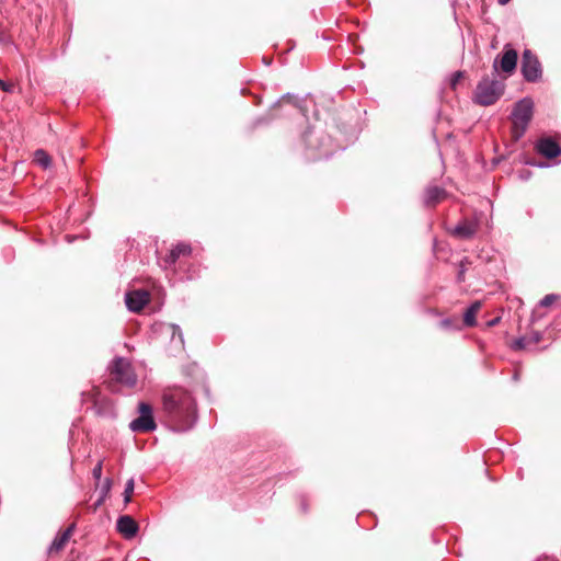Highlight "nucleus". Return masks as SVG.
Listing matches in <instances>:
<instances>
[{
	"label": "nucleus",
	"instance_id": "obj_21",
	"mask_svg": "<svg viewBox=\"0 0 561 561\" xmlns=\"http://www.w3.org/2000/svg\"><path fill=\"white\" fill-rule=\"evenodd\" d=\"M103 462L99 461L92 470V476L99 482L101 480Z\"/></svg>",
	"mask_w": 561,
	"mask_h": 561
},
{
	"label": "nucleus",
	"instance_id": "obj_10",
	"mask_svg": "<svg viewBox=\"0 0 561 561\" xmlns=\"http://www.w3.org/2000/svg\"><path fill=\"white\" fill-rule=\"evenodd\" d=\"M537 151L548 159L557 158L561 153V148L551 138H542L538 141Z\"/></svg>",
	"mask_w": 561,
	"mask_h": 561
},
{
	"label": "nucleus",
	"instance_id": "obj_20",
	"mask_svg": "<svg viewBox=\"0 0 561 561\" xmlns=\"http://www.w3.org/2000/svg\"><path fill=\"white\" fill-rule=\"evenodd\" d=\"M558 296L554 295V294H549V295H546L541 300H540V306L541 307H549L551 306L556 300H557Z\"/></svg>",
	"mask_w": 561,
	"mask_h": 561
},
{
	"label": "nucleus",
	"instance_id": "obj_7",
	"mask_svg": "<svg viewBox=\"0 0 561 561\" xmlns=\"http://www.w3.org/2000/svg\"><path fill=\"white\" fill-rule=\"evenodd\" d=\"M150 295L145 289H135L126 293L125 302L133 312H139L149 302Z\"/></svg>",
	"mask_w": 561,
	"mask_h": 561
},
{
	"label": "nucleus",
	"instance_id": "obj_4",
	"mask_svg": "<svg viewBox=\"0 0 561 561\" xmlns=\"http://www.w3.org/2000/svg\"><path fill=\"white\" fill-rule=\"evenodd\" d=\"M111 375L114 380L126 387H134L137 382L131 364L123 357H117L114 360L111 367Z\"/></svg>",
	"mask_w": 561,
	"mask_h": 561
},
{
	"label": "nucleus",
	"instance_id": "obj_1",
	"mask_svg": "<svg viewBox=\"0 0 561 561\" xmlns=\"http://www.w3.org/2000/svg\"><path fill=\"white\" fill-rule=\"evenodd\" d=\"M163 411L172 426L185 432L196 421V405L192 394L181 387L168 388L162 396Z\"/></svg>",
	"mask_w": 561,
	"mask_h": 561
},
{
	"label": "nucleus",
	"instance_id": "obj_15",
	"mask_svg": "<svg viewBox=\"0 0 561 561\" xmlns=\"http://www.w3.org/2000/svg\"><path fill=\"white\" fill-rule=\"evenodd\" d=\"M481 309V302L474 301L465 312L463 322L467 327H473L476 324V316Z\"/></svg>",
	"mask_w": 561,
	"mask_h": 561
},
{
	"label": "nucleus",
	"instance_id": "obj_17",
	"mask_svg": "<svg viewBox=\"0 0 561 561\" xmlns=\"http://www.w3.org/2000/svg\"><path fill=\"white\" fill-rule=\"evenodd\" d=\"M35 161L44 169L48 168L50 164V158L44 150H36L35 151Z\"/></svg>",
	"mask_w": 561,
	"mask_h": 561
},
{
	"label": "nucleus",
	"instance_id": "obj_3",
	"mask_svg": "<svg viewBox=\"0 0 561 561\" xmlns=\"http://www.w3.org/2000/svg\"><path fill=\"white\" fill-rule=\"evenodd\" d=\"M534 103L530 99H523L516 103L513 113V137L519 139L527 129V126L533 116Z\"/></svg>",
	"mask_w": 561,
	"mask_h": 561
},
{
	"label": "nucleus",
	"instance_id": "obj_14",
	"mask_svg": "<svg viewBox=\"0 0 561 561\" xmlns=\"http://www.w3.org/2000/svg\"><path fill=\"white\" fill-rule=\"evenodd\" d=\"M445 191L438 186H431L425 191V204L435 205L445 198Z\"/></svg>",
	"mask_w": 561,
	"mask_h": 561
},
{
	"label": "nucleus",
	"instance_id": "obj_5",
	"mask_svg": "<svg viewBox=\"0 0 561 561\" xmlns=\"http://www.w3.org/2000/svg\"><path fill=\"white\" fill-rule=\"evenodd\" d=\"M139 416L130 422L129 428L133 432L147 433L156 430L157 425L152 415V408L146 402L138 405Z\"/></svg>",
	"mask_w": 561,
	"mask_h": 561
},
{
	"label": "nucleus",
	"instance_id": "obj_18",
	"mask_svg": "<svg viewBox=\"0 0 561 561\" xmlns=\"http://www.w3.org/2000/svg\"><path fill=\"white\" fill-rule=\"evenodd\" d=\"M167 331L171 333L173 342L178 337V343L180 345H183V334H182L181 328L179 325H176V324H168L167 325Z\"/></svg>",
	"mask_w": 561,
	"mask_h": 561
},
{
	"label": "nucleus",
	"instance_id": "obj_25",
	"mask_svg": "<svg viewBox=\"0 0 561 561\" xmlns=\"http://www.w3.org/2000/svg\"><path fill=\"white\" fill-rule=\"evenodd\" d=\"M460 76H461V73H460V72H457V73L455 75V80L453 81V84H456V82L458 81V79H459V77H460Z\"/></svg>",
	"mask_w": 561,
	"mask_h": 561
},
{
	"label": "nucleus",
	"instance_id": "obj_27",
	"mask_svg": "<svg viewBox=\"0 0 561 561\" xmlns=\"http://www.w3.org/2000/svg\"><path fill=\"white\" fill-rule=\"evenodd\" d=\"M0 81H2V79H0Z\"/></svg>",
	"mask_w": 561,
	"mask_h": 561
},
{
	"label": "nucleus",
	"instance_id": "obj_8",
	"mask_svg": "<svg viewBox=\"0 0 561 561\" xmlns=\"http://www.w3.org/2000/svg\"><path fill=\"white\" fill-rule=\"evenodd\" d=\"M518 55L517 51L510 47V45H505L504 53L500 60V69L503 72L512 73L517 65ZM494 71L499 70L497 59H495L493 64Z\"/></svg>",
	"mask_w": 561,
	"mask_h": 561
},
{
	"label": "nucleus",
	"instance_id": "obj_16",
	"mask_svg": "<svg viewBox=\"0 0 561 561\" xmlns=\"http://www.w3.org/2000/svg\"><path fill=\"white\" fill-rule=\"evenodd\" d=\"M111 486H112V481L110 479H106L104 481V483L102 484V486L100 488V497L95 503V507L100 506L105 501V499L108 495V492L111 490Z\"/></svg>",
	"mask_w": 561,
	"mask_h": 561
},
{
	"label": "nucleus",
	"instance_id": "obj_19",
	"mask_svg": "<svg viewBox=\"0 0 561 561\" xmlns=\"http://www.w3.org/2000/svg\"><path fill=\"white\" fill-rule=\"evenodd\" d=\"M134 488H135L134 480L129 479L125 485V491H124V502L126 504L129 503L131 500V494L134 492Z\"/></svg>",
	"mask_w": 561,
	"mask_h": 561
},
{
	"label": "nucleus",
	"instance_id": "obj_9",
	"mask_svg": "<svg viewBox=\"0 0 561 561\" xmlns=\"http://www.w3.org/2000/svg\"><path fill=\"white\" fill-rule=\"evenodd\" d=\"M117 531L123 535L126 539H130L136 536L138 531V525L133 517L129 515H123L117 519L116 525Z\"/></svg>",
	"mask_w": 561,
	"mask_h": 561
},
{
	"label": "nucleus",
	"instance_id": "obj_6",
	"mask_svg": "<svg viewBox=\"0 0 561 561\" xmlns=\"http://www.w3.org/2000/svg\"><path fill=\"white\" fill-rule=\"evenodd\" d=\"M522 73L525 80L529 82H536L541 78V64L530 49H525L523 53Z\"/></svg>",
	"mask_w": 561,
	"mask_h": 561
},
{
	"label": "nucleus",
	"instance_id": "obj_23",
	"mask_svg": "<svg viewBox=\"0 0 561 561\" xmlns=\"http://www.w3.org/2000/svg\"><path fill=\"white\" fill-rule=\"evenodd\" d=\"M513 347L515 350H524L527 347V341L525 337L518 339L514 342Z\"/></svg>",
	"mask_w": 561,
	"mask_h": 561
},
{
	"label": "nucleus",
	"instance_id": "obj_12",
	"mask_svg": "<svg viewBox=\"0 0 561 561\" xmlns=\"http://www.w3.org/2000/svg\"><path fill=\"white\" fill-rule=\"evenodd\" d=\"M75 529V525H70L66 530H64L61 534H59L53 541L49 551L50 552H58L62 550L66 546V543L69 541L72 533Z\"/></svg>",
	"mask_w": 561,
	"mask_h": 561
},
{
	"label": "nucleus",
	"instance_id": "obj_2",
	"mask_svg": "<svg viewBox=\"0 0 561 561\" xmlns=\"http://www.w3.org/2000/svg\"><path fill=\"white\" fill-rule=\"evenodd\" d=\"M504 83L495 78L484 77L478 83L474 91L476 103L489 106L494 104L503 94Z\"/></svg>",
	"mask_w": 561,
	"mask_h": 561
},
{
	"label": "nucleus",
	"instance_id": "obj_24",
	"mask_svg": "<svg viewBox=\"0 0 561 561\" xmlns=\"http://www.w3.org/2000/svg\"><path fill=\"white\" fill-rule=\"evenodd\" d=\"M440 327L444 328V329H448L450 325H451V322L449 319H444L440 321Z\"/></svg>",
	"mask_w": 561,
	"mask_h": 561
},
{
	"label": "nucleus",
	"instance_id": "obj_22",
	"mask_svg": "<svg viewBox=\"0 0 561 561\" xmlns=\"http://www.w3.org/2000/svg\"><path fill=\"white\" fill-rule=\"evenodd\" d=\"M0 89L4 92L12 93L14 91V84L2 80L0 81Z\"/></svg>",
	"mask_w": 561,
	"mask_h": 561
},
{
	"label": "nucleus",
	"instance_id": "obj_26",
	"mask_svg": "<svg viewBox=\"0 0 561 561\" xmlns=\"http://www.w3.org/2000/svg\"><path fill=\"white\" fill-rule=\"evenodd\" d=\"M511 0H497V2L502 5H505L510 2Z\"/></svg>",
	"mask_w": 561,
	"mask_h": 561
},
{
	"label": "nucleus",
	"instance_id": "obj_11",
	"mask_svg": "<svg viewBox=\"0 0 561 561\" xmlns=\"http://www.w3.org/2000/svg\"><path fill=\"white\" fill-rule=\"evenodd\" d=\"M476 231L477 224L474 221L463 220L455 227L454 234L462 239H468L472 237L476 233Z\"/></svg>",
	"mask_w": 561,
	"mask_h": 561
},
{
	"label": "nucleus",
	"instance_id": "obj_13",
	"mask_svg": "<svg viewBox=\"0 0 561 561\" xmlns=\"http://www.w3.org/2000/svg\"><path fill=\"white\" fill-rule=\"evenodd\" d=\"M192 248L187 243H179L176 244L169 253L165 259V262L170 265L174 264L178 259L182 255H190Z\"/></svg>",
	"mask_w": 561,
	"mask_h": 561
}]
</instances>
